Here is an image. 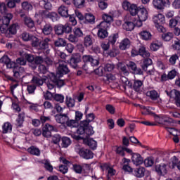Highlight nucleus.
I'll return each mask as SVG.
<instances>
[{"instance_id": "nucleus-25", "label": "nucleus", "mask_w": 180, "mask_h": 180, "mask_svg": "<svg viewBox=\"0 0 180 180\" xmlns=\"http://www.w3.org/2000/svg\"><path fill=\"white\" fill-rule=\"evenodd\" d=\"M146 173V169L144 167H139L134 171V175L136 178H143Z\"/></svg>"}, {"instance_id": "nucleus-33", "label": "nucleus", "mask_w": 180, "mask_h": 180, "mask_svg": "<svg viewBox=\"0 0 180 180\" xmlns=\"http://www.w3.org/2000/svg\"><path fill=\"white\" fill-rule=\"evenodd\" d=\"M18 29H19V25L13 24L7 29V34H16Z\"/></svg>"}, {"instance_id": "nucleus-27", "label": "nucleus", "mask_w": 180, "mask_h": 180, "mask_svg": "<svg viewBox=\"0 0 180 180\" xmlns=\"http://www.w3.org/2000/svg\"><path fill=\"white\" fill-rule=\"evenodd\" d=\"M130 47V40L127 38L124 39L120 44V50H126Z\"/></svg>"}, {"instance_id": "nucleus-17", "label": "nucleus", "mask_w": 180, "mask_h": 180, "mask_svg": "<svg viewBox=\"0 0 180 180\" xmlns=\"http://www.w3.org/2000/svg\"><path fill=\"white\" fill-rule=\"evenodd\" d=\"M132 162L133 164H134V165H141V164H143V158L141 157V155L139 153H134L132 155Z\"/></svg>"}, {"instance_id": "nucleus-29", "label": "nucleus", "mask_w": 180, "mask_h": 180, "mask_svg": "<svg viewBox=\"0 0 180 180\" xmlns=\"http://www.w3.org/2000/svg\"><path fill=\"white\" fill-rule=\"evenodd\" d=\"M58 78H60V77L57 75H52V80L53 81V82H55L56 85H57L58 88H61V86H64L65 83L63 80L60 79Z\"/></svg>"}, {"instance_id": "nucleus-37", "label": "nucleus", "mask_w": 180, "mask_h": 180, "mask_svg": "<svg viewBox=\"0 0 180 180\" xmlns=\"http://www.w3.org/2000/svg\"><path fill=\"white\" fill-rule=\"evenodd\" d=\"M56 47H65L67 41L63 38H59L54 41Z\"/></svg>"}, {"instance_id": "nucleus-64", "label": "nucleus", "mask_w": 180, "mask_h": 180, "mask_svg": "<svg viewBox=\"0 0 180 180\" xmlns=\"http://www.w3.org/2000/svg\"><path fill=\"white\" fill-rule=\"evenodd\" d=\"M26 63H27L26 59L23 58H18L15 60L16 65H18V64L19 65H26Z\"/></svg>"}, {"instance_id": "nucleus-58", "label": "nucleus", "mask_w": 180, "mask_h": 180, "mask_svg": "<svg viewBox=\"0 0 180 180\" xmlns=\"http://www.w3.org/2000/svg\"><path fill=\"white\" fill-rule=\"evenodd\" d=\"M66 104L68 108H74V106H75V100H74V98L67 97Z\"/></svg>"}, {"instance_id": "nucleus-9", "label": "nucleus", "mask_w": 180, "mask_h": 180, "mask_svg": "<svg viewBox=\"0 0 180 180\" xmlns=\"http://www.w3.org/2000/svg\"><path fill=\"white\" fill-rule=\"evenodd\" d=\"M56 127L50 124H46L42 129V136L44 137H51V131H55Z\"/></svg>"}, {"instance_id": "nucleus-8", "label": "nucleus", "mask_w": 180, "mask_h": 180, "mask_svg": "<svg viewBox=\"0 0 180 180\" xmlns=\"http://www.w3.org/2000/svg\"><path fill=\"white\" fill-rule=\"evenodd\" d=\"M152 4L155 9L162 11L167 5H169V0H153Z\"/></svg>"}, {"instance_id": "nucleus-7", "label": "nucleus", "mask_w": 180, "mask_h": 180, "mask_svg": "<svg viewBox=\"0 0 180 180\" xmlns=\"http://www.w3.org/2000/svg\"><path fill=\"white\" fill-rule=\"evenodd\" d=\"M38 15L41 18H47L51 19L53 22H57L58 20V14L56 12H49L48 11L41 10L38 12Z\"/></svg>"}, {"instance_id": "nucleus-13", "label": "nucleus", "mask_w": 180, "mask_h": 180, "mask_svg": "<svg viewBox=\"0 0 180 180\" xmlns=\"http://www.w3.org/2000/svg\"><path fill=\"white\" fill-rule=\"evenodd\" d=\"M81 62V56L79 55H72L70 59L69 64L70 65L75 69L78 68V63Z\"/></svg>"}, {"instance_id": "nucleus-56", "label": "nucleus", "mask_w": 180, "mask_h": 180, "mask_svg": "<svg viewBox=\"0 0 180 180\" xmlns=\"http://www.w3.org/2000/svg\"><path fill=\"white\" fill-rule=\"evenodd\" d=\"M178 58H179V57H178V55H172L169 59V64H171V65H175V64L176 63V60H178Z\"/></svg>"}, {"instance_id": "nucleus-49", "label": "nucleus", "mask_w": 180, "mask_h": 180, "mask_svg": "<svg viewBox=\"0 0 180 180\" xmlns=\"http://www.w3.org/2000/svg\"><path fill=\"white\" fill-rule=\"evenodd\" d=\"M140 8L137 7V5L132 4V6L129 10V13L132 16H136Z\"/></svg>"}, {"instance_id": "nucleus-53", "label": "nucleus", "mask_w": 180, "mask_h": 180, "mask_svg": "<svg viewBox=\"0 0 180 180\" xmlns=\"http://www.w3.org/2000/svg\"><path fill=\"white\" fill-rule=\"evenodd\" d=\"M68 40H69L70 43H74V44H77L79 41V39L74 34H70L68 37Z\"/></svg>"}, {"instance_id": "nucleus-3", "label": "nucleus", "mask_w": 180, "mask_h": 180, "mask_svg": "<svg viewBox=\"0 0 180 180\" xmlns=\"http://www.w3.org/2000/svg\"><path fill=\"white\" fill-rule=\"evenodd\" d=\"M89 123H91L88 120H84L81 122L79 129L76 130V134H79V136H82V134H94V131H91L89 132L88 129V126H89Z\"/></svg>"}, {"instance_id": "nucleus-42", "label": "nucleus", "mask_w": 180, "mask_h": 180, "mask_svg": "<svg viewBox=\"0 0 180 180\" xmlns=\"http://www.w3.org/2000/svg\"><path fill=\"white\" fill-rule=\"evenodd\" d=\"M160 47H162V43L160 41L153 42L150 44V49L152 50V51H157V50H159Z\"/></svg>"}, {"instance_id": "nucleus-4", "label": "nucleus", "mask_w": 180, "mask_h": 180, "mask_svg": "<svg viewBox=\"0 0 180 180\" xmlns=\"http://www.w3.org/2000/svg\"><path fill=\"white\" fill-rule=\"evenodd\" d=\"M54 32L58 36H63L64 33H71L72 28L68 24L65 25L60 24L54 27Z\"/></svg>"}, {"instance_id": "nucleus-62", "label": "nucleus", "mask_w": 180, "mask_h": 180, "mask_svg": "<svg viewBox=\"0 0 180 180\" xmlns=\"http://www.w3.org/2000/svg\"><path fill=\"white\" fill-rule=\"evenodd\" d=\"M85 4V0H74V5L77 8H82Z\"/></svg>"}, {"instance_id": "nucleus-36", "label": "nucleus", "mask_w": 180, "mask_h": 180, "mask_svg": "<svg viewBox=\"0 0 180 180\" xmlns=\"http://www.w3.org/2000/svg\"><path fill=\"white\" fill-rule=\"evenodd\" d=\"M146 95L147 96H149V98H150V99H152L153 101H156V99H158V98H160V95H158V93H157L155 90L148 91L146 93Z\"/></svg>"}, {"instance_id": "nucleus-51", "label": "nucleus", "mask_w": 180, "mask_h": 180, "mask_svg": "<svg viewBox=\"0 0 180 180\" xmlns=\"http://www.w3.org/2000/svg\"><path fill=\"white\" fill-rule=\"evenodd\" d=\"M0 13L3 16H6L8 15V9L6 8V5L4 3H1L0 6Z\"/></svg>"}, {"instance_id": "nucleus-28", "label": "nucleus", "mask_w": 180, "mask_h": 180, "mask_svg": "<svg viewBox=\"0 0 180 180\" xmlns=\"http://www.w3.org/2000/svg\"><path fill=\"white\" fill-rule=\"evenodd\" d=\"M94 44V38L91 35H86L84 39L85 47H91Z\"/></svg>"}, {"instance_id": "nucleus-34", "label": "nucleus", "mask_w": 180, "mask_h": 180, "mask_svg": "<svg viewBox=\"0 0 180 180\" xmlns=\"http://www.w3.org/2000/svg\"><path fill=\"white\" fill-rule=\"evenodd\" d=\"M153 60L150 58H146L143 60V63L141 65L143 70H147V68L153 67Z\"/></svg>"}, {"instance_id": "nucleus-55", "label": "nucleus", "mask_w": 180, "mask_h": 180, "mask_svg": "<svg viewBox=\"0 0 180 180\" xmlns=\"http://www.w3.org/2000/svg\"><path fill=\"white\" fill-rule=\"evenodd\" d=\"M177 160H176V157L174 156L173 158H171V162H169V168H171L172 169H174L175 167H176L177 165Z\"/></svg>"}, {"instance_id": "nucleus-6", "label": "nucleus", "mask_w": 180, "mask_h": 180, "mask_svg": "<svg viewBox=\"0 0 180 180\" xmlns=\"http://www.w3.org/2000/svg\"><path fill=\"white\" fill-rule=\"evenodd\" d=\"M57 73L56 75L58 77H63L65 74L70 72V69L67 66V63L63 60H60L57 64Z\"/></svg>"}, {"instance_id": "nucleus-14", "label": "nucleus", "mask_w": 180, "mask_h": 180, "mask_svg": "<svg viewBox=\"0 0 180 180\" xmlns=\"http://www.w3.org/2000/svg\"><path fill=\"white\" fill-rule=\"evenodd\" d=\"M136 15H138L139 20H143V22H146V20L148 19V13L147 12V9L145 8H140L138 13H136Z\"/></svg>"}, {"instance_id": "nucleus-61", "label": "nucleus", "mask_w": 180, "mask_h": 180, "mask_svg": "<svg viewBox=\"0 0 180 180\" xmlns=\"http://www.w3.org/2000/svg\"><path fill=\"white\" fill-rule=\"evenodd\" d=\"M173 50H180V40L176 39L174 41L173 44L172 46Z\"/></svg>"}, {"instance_id": "nucleus-10", "label": "nucleus", "mask_w": 180, "mask_h": 180, "mask_svg": "<svg viewBox=\"0 0 180 180\" xmlns=\"http://www.w3.org/2000/svg\"><path fill=\"white\" fill-rule=\"evenodd\" d=\"M20 16L23 20L25 26L28 27L29 29H33V27H34V21L32 18L26 15L25 13H21Z\"/></svg>"}, {"instance_id": "nucleus-31", "label": "nucleus", "mask_w": 180, "mask_h": 180, "mask_svg": "<svg viewBox=\"0 0 180 180\" xmlns=\"http://www.w3.org/2000/svg\"><path fill=\"white\" fill-rule=\"evenodd\" d=\"M31 41L32 47H36L37 49H39L40 43H41V39H39L37 37L32 35L31 38Z\"/></svg>"}, {"instance_id": "nucleus-21", "label": "nucleus", "mask_w": 180, "mask_h": 180, "mask_svg": "<svg viewBox=\"0 0 180 180\" xmlns=\"http://www.w3.org/2000/svg\"><path fill=\"white\" fill-rule=\"evenodd\" d=\"M27 152L31 154V155H35L36 157H39L40 154H41L40 149L34 146L28 148Z\"/></svg>"}, {"instance_id": "nucleus-59", "label": "nucleus", "mask_w": 180, "mask_h": 180, "mask_svg": "<svg viewBox=\"0 0 180 180\" xmlns=\"http://www.w3.org/2000/svg\"><path fill=\"white\" fill-rule=\"evenodd\" d=\"M90 63L92 67H97V65H99V58L92 56Z\"/></svg>"}, {"instance_id": "nucleus-15", "label": "nucleus", "mask_w": 180, "mask_h": 180, "mask_svg": "<svg viewBox=\"0 0 180 180\" xmlns=\"http://www.w3.org/2000/svg\"><path fill=\"white\" fill-rule=\"evenodd\" d=\"M155 171L159 175H165L167 172H168V170L167 169V165L165 163L157 165L155 167Z\"/></svg>"}, {"instance_id": "nucleus-32", "label": "nucleus", "mask_w": 180, "mask_h": 180, "mask_svg": "<svg viewBox=\"0 0 180 180\" xmlns=\"http://www.w3.org/2000/svg\"><path fill=\"white\" fill-rule=\"evenodd\" d=\"M162 39L164 41H171L174 39V33L172 32H163L162 34Z\"/></svg>"}, {"instance_id": "nucleus-24", "label": "nucleus", "mask_w": 180, "mask_h": 180, "mask_svg": "<svg viewBox=\"0 0 180 180\" xmlns=\"http://www.w3.org/2000/svg\"><path fill=\"white\" fill-rule=\"evenodd\" d=\"M44 61V58H43L41 56H36L34 60V64L30 65V67H32L34 70H36L37 68V65L43 63Z\"/></svg>"}, {"instance_id": "nucleus-22", "label": "nucleus", "mask_w": 180, "mask_h": 180, "mask_svg": "<svg viewBox=\"0 0 180 180\" xmlns=\"http://www.w3.org/2000/svg\"><path fill=\"white\" fill-rule=\"evenodd\" d=\"M166 93L168 96H170V98H172L175 101L180 99V91L176 89H173L169 93L166 91Z\"/></svg>"}, {"instance_id": "nucleus-43", "label": "nucleus", "mask_w": 180, "mask_h": 180, "mask_svg": "<svg viewBox=\"0 0 180 180\" xmlns=\"http://www.w3.org/2000/svg\"><path fill=\"white\" fill-rule=\"evenodd\" d=\"M12 131V124L9 122H6L3 125V133L6 134V133H11Z\"/></svg>"}, {"instance_id": "nucleus-35", "label": "nucleus", "mask_w": 180, "mask_h": 180, "mask_svg": "<svg viewBox=\"0 0 180 180\" xmlns=\"http://www.w3.org/2000/svg\"><path fill=\"white\" fill-rule=\"evenodd\" d=\"M50 41V39L45 38L44 40L41 39V42L39 44V46L38 49H41V50H46V49H49V42Z\"/></svg>"}, {"instance_id": "nucleus-11", "label": "nucleus", "mask_w": 180, "mask_h": 180, "mask_svg": "<svg viewBox=\"0 0 180 180\" xmlns=\"http://www.w3.org/2000/svg\"><path fill=\"white\" fill-rule=\"evenodd\" d=\"M155 120L160 124H165V126H169L171 124V119L164 115H155Z\"/></svg>"}, {"instance_id": "nucleus-1", "label": "nucleus", "mask_w": 180, "mask_h": 180, "mask_svg": "<svg viewBox=\"0 0 180 180\" xmlns=\"http://www.w3.org/2000/svg\"><path fill=\"white\" fill-rule=\"evenodd\" d=\"M153 20L157 30H158L160 33H165V32H167V29L162 25L165 23V16H164V15L158 14L154 15Z\"/></svg>"}, {"instance_id": "nucleus-30", "label": "nucleus", "mask_w": 180, "mask_h": 180, "mask_svg": "<svg viewBox=\"0 0 180 180\" xmlns=\"http://www.w3.org/2000/svg\"><path fill=\"white\" fill-rule=\"evenodd\" d=\"M123 29L127 30V32H131L134 29V23L131 21H127L123 24Z\"/></svg>"}, {"instance_id": "nucleus-18", "label": "nucleus", "mask_w": 180, "mask_h": 180, "mask_svg": "<svg viewBox=\"0 0 180 180\" xmlns=\"http://www.w3.org/2000/svg\"><path fill=\"white\" fill-rule=\"evenodd\" d=\"M55 119L57 123H60V124H65L68 122V116L65 114H60L55 116Z\"/></svg>"}, {"instance_id": "nucleus-41", "label": "nucleus", "mask_w": 180, "mask_h": 180, "mask_svg": "<svg viewBox=\"0 0 180 180\" xmlns=\"http://www.w3.org/2000/svg\"><path fill=\"white\" fill-rule=\"evenodd\" d=\"M139 56H141L142 57H143V58L150 57V52L146 50V47L144 46H140L139 49Z\"/></svg>"}, {"instance_id": "nucleus-38", "label": "nucleus", "mask_w": 180, "mask_h": 180, "mask_svg": "<svg viewBox=\"0 0 180 180\" xmlns=\"http://www.w3.org/2000/svg\"><path fill=\"white\" fill-rule=\"evenodd\" d=\"M84 19L86 20V23H91V25H94V23H95V16L94 14L86 13Z\"/></svg>"}, {"instance_id": "nucleus-20", "label": "nucleus", "mask_w": 180, "mask_h": 180, "mask_svg": "<svg viewBox=\"0 0 180 180\" xmlns=\"http://www.w3.org/2000/svg\"><path fill=\"white\" fill-rule=\"evenodd\" d=\"M58 12L60 16H63V18H68L70 16V14H68V7L61 5L58 9Z\"/></svg>"}, {"instance_id": "nucleus-23", "label": "nucleus", "mask_w": 180, "mask_h": 180, "mask_svg": "<svg viewBox=\"0 0 180 180\" xmlns=\"http://www.w3.org/2000/svg\"><path fill=\"white\" fill-rule=\"evenodd\" d=\"M45 79L40 77H36L33 76L32 78V82L36 85V86H42L43 84H44Z\"/></svg>"}, {"instance_id": "nucleus-52", "label": "nucleus", "mask_w": 180, "mask_h": 180, "mask_svg": "<svg viewBox=\"0 0 180 180\" xmlns=\"http://www.w3.org/2000/svg\"><path fill=\"white\" fill-rule=\"evenodd\" d=\"M87 145L89 147H90V148H92V150H95L98 146V143L95 140L90 139L87 140Z\"/></svg>"}, {"instance_id": "nucleus-46", "label": "nucleus", "mask_w": 180, "mask_h": 180, "mask_svg": "<svg viewBox=\"0 0 180 180\" xmlns=\"http://www.w3.org/2000/svg\"><path fill=\"white\" fill-rule=\"evenodd\" d=\"M143 86V82L141 80H135L134 82V89L139 92L140 89H141V87Z\"/></svg>"}, {"instance_id": "nucleus-12", "label": "nucleus", "mask_w": 180, "mask_h": 180, "mask_svg": "<svg viewBox=\"0 0 180 180\" xmlns=\"http://www.w3.org/2000/svg\"><path fill=\"white\" fill-rule=\"evenodd\" d=\"M11 68H13V77L17 79L20 78V75L25 72V68L16 65V63H15V65Z\"/></svg>"}, {"instance_id": "nucleus-63", "label": "nucleus", "mask_w": 180, "mask_h": 180, "mask_svg": "<svg viewBox=\"0 0 180 180\" xmlns=\"http://www.w3.org/2000/svg\"><path fill=\"white\" fill-rule=\"evenodd\" d=\"M52 141L54 144H58L61 141V136L59 134H55L52 136Z\"/></svg>"}, {"instance_id": "nucleus-47", "label": "nucleus", "mask_w": 180, "mask_h": 180, "mask_svg": "<svg viewBox=\"0 0 180 180\" xmlns=\"http://www.w3.org/2000/svg\"><path fill=\"white\" fill-rule=\"evenodd\" d=\"M70 144H71V139H70V138L65 136L62 138V147L67 148Z\"/></svg>"}, {"instance_id": "nucleus-60", "label": "nucleus", "mask_w": 180, "mask_h": 180, "mask_svg": "<svg viewBox=\"0 0 180 180\" xmlns=\"http://www.w3.org/2000/svg\"><path fill=\"white\" fill-rule=\"evenodd\" d=\"M144 165L146 167H153L154 165V160L151 158H146L144 160Z\"/></svg>"}, {"instance_id": "nucleus-40", "label": "nucleus", "mask_w": 180, "mask_h": 180, "mask_svg": "<svg viewBox=\"0 0 180 180\" xmlns=\"http://www.w3.org/2000/svg\"><path fill=\"white\" fill-rule=\"evenodd\" d=\"M140 36L143 40H150L151 39V33L147 30H143L140 32Z\"/></svg>"}, {"instance_id": "nucleus-19", "label": "nucleus", "mask_w": 180, "mask_h": 180, "mask_svg": "<svg viewBox=\"0 0 180 180\" xmlns=\"http://www.w3.org/2000/svg\"><path fill=\"white\" fill-rule=\"evenodd\" d=\"M13 18V15H12V13L6 14V15H4L1 20V25L5 26V27H8Z\"/></svg>"}, {"instance_id": "nucleus-26", "label": "nucleus", "mask_w": 180, "mask_h": 180, "mask_svg": "<svg viewBox=\"0 0 180 180\" xmlns=\"http://www.w3.org/2000/svg\"><path fill=\"white\" fill-rule=\"evenodd\" d=\"M53 32V27L50 24H46L44 25L42 28V33L45 36H49V34H51V32Z\"/></svg>"}, {"instance_id": "nucleus-57", "label": "nucleus", "mask_w": 180, "mask_h": 180, "mask_svg": "<svg viewBox=\"0 0 180 180\" xmlns=\"http://www.w3.org/2000/svg\"><path fill=\"white\" fill-rule=\"evenodd\" d=\"M133 6V4H131L130 2L125 1L122 3V8L124 9V11H130L131 7Z\"/></svg>"}, {"instance_id": "nucleus-16", "label": "nucleus", "mask_w": 180, "mask_h": 180, "mask_svg": "<svg viewBox=\"0 0 180 180\" xmlns=\"http://www.w3.org/2000/svg\"><path fill=\"white\" fill-rule=\"evenodd\" d=\"M0 63L1 64H6L7 68H12V67H15V62L11 61V59L8 56H4L0 58Z\"/></svg>"}, {"instance_id": "nucleus-39", "label": "nucleus", "mask_w": 180, "mask_h": 180, "mask_svg": "<svg viewBox=\"0 0 180 180\" xmlns=\"http://www.w3.org/2000/svg\"><path fill=\"white\" fill-rule=\"evenodd\" d=\"M102 18L104 21L101 22V23H107L109 27L110 23L113 22V17L109 14H103Z\"/></svg>"}, {"instance_id": "nucleus-2", "label": "nucleus", "mask_w": 180, "mask_h": 180, "mask_svg": "<svg viewBox=\"0 0 180 180\" xmlns=\"http://www.w3.org/2000/svg\"><path fill=\"white\" fill-rule=\"evenodd\" d=\"M75 150L79 154L80 157H82V158H84L85 160H91V158H94V153L89 149H85L79 146V145H76Z\"/></svg>"}, {"instance_id": "nucleus-48", "label": "nucleus", "mask_w": 180, "mask_h": 180, "mask_svg": "<svg viewBox=\"0 0 180 180\" xmlns=\"http://www.w3.org/2000/svg\"><path fill=\"white\" fill-rule=\"evenodd\" d=\"M66 125L68 127L72 129V127H77V126H78V122H77L76 120H70V118H68L66 122Z\"/></svg>"}, {"instance_id": "nucleus-45", "label": "nucleus", "mask_w": 180, "mask_h": 180, "mask_svg": "<svg viewBox=\"0 0 180 180\" xmlns=\"http://www.w3.org/2000/svg\"><path fill=\"white\" fill-rule=\"evenodd\" d=\"M41 4L43 5L44 9H46L44 11H51V8H53V6L49 0H42L41 1Z\"/></svg>"}, {"instance_id": "nucleus-54", "label": "nucleus", "mask_w": 180, "mask_h": 180, "mask_svg": "<svg viewBox=\"0 0 180 180\" xmlns=\"http://www.w3.org/2000/svg\"><path fill=\"white\" fill-rule=\"evenodd\" d=\"M73 32H74V34H75L78 39H79V37H82V36H84V32H82V30H81V28L75 27V28L73 30Z\"/></svg>"}, {"instance_id": "nucleus-50", "label": "nucleus", "mask_w": 180, "mask_h": 180, "mask_svg": "<svg viewBox=\"0 0 180 180\" xmlns=\"http://www.w3.org/2000/svg\"><path fill=\"white\" fill-rule=\"evenodd\" d=\"M21 37L24 41H29L32 40V37H33V35H32L26 32H24L22 33Z\"/></svg>"}, {"instance_id": "nucleus-5", "label": "nucleus", "mask_w": 180, "mask_h": 180, "mask_svg": "<svg viewBox=\"0 0 180 180\" xmlns=\"http://www.w3.org/2000/svg\"><path fill=\"white\" fill-rule=\"evenodd\" d=\"M108 27H109V25L106 22H101L97 25L96 29H98L97 32L98 37L100 39H106L109 34L107 30Z\"/></svg>"}, {"instance_id": "nucleus-44", "label": "nucleus", "mask_w": 180, "mask_h": 180, "mask_svg": "<svg viewBox=\"0 0 180 180\" xmlns=\"http://www.w3.org/2000/svg\"><path fill=\"white\" fill-rule=\"evenodd\" d=\"M43 164L46 171H48L49 172H53V165H51V163H50V160H44Z\"/></svg>"}]
</instances>
